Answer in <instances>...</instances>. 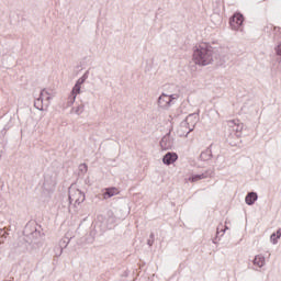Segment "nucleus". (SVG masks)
Wrapping results in <instances>:
<instances>
[{
  "label": "nucleus",
  "mask_w": 281,
  "mask_h": 281,
  "mask_svg": "<svg viewBox=\"0 0 281 281\" xmlns=\"http://www.w3.org/2000/svg\"><path fill=\"white\" fill-rule=\"evenodd\" d=\"M44 186H45V188H48V190H52V188L56 187V179L45 177Z\"/></svg>",
  "instance_id": "nucleus-16"
},
{
  "label": "nucleus",
  "mask_w": 281,
  "mask_h": 281,
  "mask_svg": "<svg viewBox=\"0 0 281 281\" xmlns=\"http://www.w3.org/2000/svg\"><path fill=\"white\" fill-rule=\"evenodd\" d=\"M199 122V114H189L184 121L181 122L180 126L181 128H188L187 135L192 133L194 131V127L196 126Z\"/></svg>",
  "instance_id": "nucleus-5"
},
{
  "label": "nucleus",
  "mask_w": 281,
  "mask_h": 281,
  "mask_svg": "<svg viewBox=\"0 0 281 281\" xmlns=\"http://www.w3.org/2000/svg\"><path fill=\"white\" fill-rule=\"evenodd\" d=\"M278 236L276 235V233H273L271 236H270V240L273 245H278Z\"/></svg>",
  "instance_id": "nucleus-20"
},
{
  "label": "nucleus",
  "mask_w": 281,
  "mask_h": 281,
  "mask_svg": "<svg viewBox=\"0 0 281 281\" xmlns=\"http://www.w3.org/2000/svg\"><path fill=\"white\" fill-rule=\"evenodd\" d=\"M177 159H179V156L177 155V153L169 151L164 156L162 162L165 164V166H171V164H175Z\"/></svg>",
  "instance_id": "nucleus-11"
},
{
  "label": "nucleus",
  "mask_w": 281,
  "mask_h": 281,
  "mask_svg": "<svg viewBox=\"0 0 281 281\" xmlns=\"http://www.w3.org/2000/svg\"><path fill=\"white\" fill-rule=\"evenodd\" d=\"M68 199L70 203L68 212L70 214H78V205H80V203H85V192H82L80 189H77L76 187H70Z\"/></svg>",
  "instance_id": "nucleus-3"
},
{
  "label": "nucleus",
  "mask_w": 281,
  "mask_h": 281,
  "mask_svg": "<svg viewBox=\"0 0 281 281\" xmlns=\"http://www.w3.org/2000/svg\"><path fill=\"white\" fill-rule=\"evenodd\" d=\"M172 87H179V86L173 83L166 86V91H167L166 95H170V93H175V89H172Z\"/></svg>",
  "instance_id": "nucleus-19"
},
{
  "label": "nucleus",
  "mask_w": 281,
  "mask_h": 281,
  "mask_svg": "<svg viewBox=\"0 0 281 281\" xmlns=\"http://www.w3.org/2000/svg\"><path fill=\"white\" fill-rule=\"evenodd\" d=\"M149 239L155 240V233H151V234L149 235Z\"/></svg>",
  "instance_id": "nucleus-27"
},
{
  "label": "nucleus",
  "mask_w": 281,
  "mask_h": 281,
  "mask_svg": "<svg viewBox=\"0 0 281 281\" xmlns=\"http://www.w3.org/2000/svg\"><path fill=\"white\" fill-rule=\"evenodd\" d=\"M214 60V50L212 46H209L207 43H201L196 45L193 49V63L200 67H206V65H212Z\"/></svg>",
  "instance_id": "nucleus-1"
},
{
  "label": "nucleus",
  "mask_w": 281,
  "mask_h": 281,
  "mask_svg": "<svg viewBox=\"0 0 281 281\" xmlns=\"http://www.w3.org/2000/svg\"><path fill=\"white\" fill-rule=\"evenodd\" d=\"M69 245V239H61L60 247H67Z\"/></svg>",
  "instance_id": "nucleus-22"
},
{
  "label": "nucleus",
  "mask_w": 281,
  "mask_h": 281,
  "mask_svg": "<svg viewBox=\"0 0 281 281\" xmlns=\"http://www.w3.org/2000/svg\"><path fill=\"white\" fill-rule=\"evenodd\" d=\"M171 89H175V93L166 94L161 93L158 98L157 104L159 109L168 111L170 106L175 105L176 102L181 98V88L172 86Z\"/></svg>",
  "instance_id": "nucleus-2"
},
{
  "label": "nucleus",
  "mask_w": 281,
  "mask_h": 281,
  "mask_svg": "<svg viewBox=\"0 0 281 281\" xmlns=\"http://www.w3.org/2000/svg\"><path fill=\"white\" fill-rule=\"evenodd\" d=\"M245 201L247 205H254L256 201H258V193L256 192L248 193L245 198Z\"/></svg>",
  "instance_id": "nucleus-14"
},
{
  "label": "nucleus",
  "mask_w": 281,
  "mask_h": 281,
  "mask_svg": "<svg viewBox=\"0 0 281 281\" xmlns=\"http://www.w3.org/2000/svg\"><path fill=\"white\" fill-rule=\"evenodd\" d=\"M221 232H225L221 226L217 227V234H221Z\"/></svg>",
  "instance_id": "nucleus-26"
},
{
  "label": "nucleus",
  "mask_w": 281,
  "mask_h": 281,
  "mask_svg": "<svg viewBox=\"0 0 281 281\" xmlns=\"http://www.w3.org/2000/svg\"><path fill=\"white\" fill-rule=\"evenodd\" d=\"M0 234H2V236H5V232H3V229H0Z\"/></svg>",
  "instance_id": "nucleus-28"
},
{
  "label": "nucleus",
  "mask_w": 281,
  "mask_h": 281,
  "mask_svg": "<svg viewBox=\"0 0 281 281\" xmlns=\"http://www.w3.org/2000/svg\"><path fill=\"white\" fill-rule=\"evenodd\" d=\"M81 89H82V86H78L77 83H75V86L70 92V95L68 97V106H71V104H74V102H76V98H78V95H80Z\"/></svg>",
  "instance_id": "nucleus-8"
},
{
  "label": "nucleus",
  "mask_w": 281,
  "mask_h": 281,
  "mask_svg": "<svg viewBox=\"0 0 281 281\" xmlns=\"http://www.w3.org/2000/svg\"><path fill=\"white\" fill-rule=\"evenodd\" d=\"M201 161H210L212 159V149L206 148L204 151L201 153L200 155Z\"/></svg>",
  "instance_id": "nucleus-15"
},
{
  "label": "nucleus",
  "mask_w": 281,
  "mask_h": 281,
  "mask_svg": "<svg viewBox=\"0 0 281 281\" xmlns=\"http://www.w3.org/2000/svg\"><path fill=\"white\" fill-rule=\"evenodd\" d=\"M214 175V170H206L203 173L200 175H193L189 178V181L191 183H196V181H201L203 179H207L209 177H212Z\"/></svg>",
  "instance_id": "nucleus-9"
},
{
  "label": "nucleus",
  "mask_w": 281,
  "mask_h": 281,
  "mask_svg": "<svg viewBox=\"0 0 281 281\" xmlns=\"http://www.w3.org/2000/svg\"><path fill=\"white\" fill-rule=\"evenodd\" d=\"M49 100H52L49 92L42 90L40 97L34 102L35 109L38 111H45V109L49 108Z\"/></svg>",
  "instance_id": "nucleus-4"
},
{
  "label": "nucleus",
  "mask_w": 281,
  "mask_h": 281,
  "mask_svg": "<svg viewBox=\"0 0 281 281\" xmlns=\"http://www.w3.org/2000/svg\"><path fill=\"white\" fill-rule=\"evenodd\" d=\"M79 168H80L81 172H87V170H88L87 164L80 165Z\"/></svg>",
  "instance_id": "nucleus-23"
},
{
  "label": "nucleus",
  "mask_w": 281,
  "mask_h": 281,
  "mask_svg": "<svg viewBox=\"0 0 281 281\" xmlns=\"http://www.w3.org/2000/svg\"><path fill=\"white\" fill-rule=\"evenodd\" d=\"M274 52H276L277 56H281V43L278 44V46H276Z\"/></svg>",
  "instance_id": "nucleus-21"
},
{
  "label": "nucleus",
  "mask_w": 281,
  "mask_h": 281,
  "mask_svg": "<svg viewBox=\"0 0 281 281\" xmlns=\"http://www.w3.org/2000/svg\"><path fill=\"white\" fill-rule=\"evenodd\" d=\"M228 131L231 135H234L235 137H241L243 136V128L244 125L238 120H231L227 122Z\"/></svg>",
  "instance_id": "nucleus-6"
},
{
  "label": "nucleus",
  "mask_w": 281,
  "mask_h": 281,
  "mask_svg": "<svg viewBox=\"0 0 281 281\" xmlns=\"http://www.w3.org/2000/svg\"><path fill=\"white\" fill-rule=\"evenodd\" d=\"M244 21H245V18L243 16V14L235 13L229 21L232 30H235V31L240 30Z\"/></svg>",
  "instance_id": "nucleus-7"
},
{
  "label": "nucleus",
  "mask_w": 281,
  "mask_h": 281,
  "mask_svg": "<svg viewBox=\"0 0 281 281\" xmlns=\"http://www.w3.org/2000/svg\"><path fill=\"white\" fill-rule=\"evenodd\" d=\"M154 244H155V240H154V239H148V240H147V245H148L149 247H153Z\"/></svg>",
  "instance_id": "nucleus-24"
},
{
  "label": "nucleus",
  "mask_w": 281,
  "mask_h": 281,
  "mask_svg": "<svg viewBox=\"0 0 281 281\" xmlns=\"http://www.w3.org/2000/svg\"><path fill=\"white\" fill-rule=\"evenodd\" d=\"M175 145V142L172 140V137L170 135H166L160 140V147L162 150H170L172 146Z\"/></svg>",
  "instance_id": "nucleus-10"
},
{
  "label": "nucleus",
  "mask_w": 281,
  "mask_h": 281,
  "mask_svg": "<svg viewBox=\"0 0 281 281\" xmlns=\"http://www.w3.org/2000/svg\"><path fill=\"white\" fill-rule=\"evenodd\" d=\"M252 263L255 265V267H259V269H262L267 261L262 255H256Z\"/></svg>",
  "instance_id": "nucleus-13"
},
{
  "label": "nucleus",
  "mask_w": 281,
  "mask_h": 281,
  "mask_svg": "<svg viewBox=\"0 0 281 281\" xmlns=\"http://www.w3.org/2000/svg\"><path fill=\"white\" fill-rule=\"evenodd\" d=\"M72 113H75L76 115H82V113H85V105L80 104L72 108Z\"/></svg>",
  "instance_id": "nucleus-18"
},
{
  "label": "nucleus",
  "mask_w": 281,
  "mask_h": 281,
  "mask_svg": "<svg viewBox=\"0 0 281 281\" xmlns=\"http://www.w3.org/2000/svg\"><path fill=\"white\" fill-rule=\"evenodd\" d=\"M120 194V191L117 188H108L105 189V192L103 193V199H111L112 196H117Z\"/></svg>",
  "instance_id": "nucleus-12"
},
{
  "label": "nucleus",
  "mask_w": 281,
  "mask_h": 281,
  "mask_svg": "<svg viewBox=\"0 0 281 281\" xmlns=\"http://www.w3.org/2000/svg\"><path fill=\"white\" fill-rule=\"evenodd\" d=\"M277 238H281V228H279L278 231H277Z\"/></svg>",
  "instance_id": "nucleus-25"
},
{
  "label": "nucleus",
  "mask_w": 281,
  "mask_h": 281,
  "mask_svg": "<svg viewBox=\"0 0 281 281\" xmlns=\"http://www.w3.org/2000/svg\"><path fill=\"white\" fill-rule=\"evenodd\" d=\"M60 254H63V248H61V250H60Z\"/></svg>",
  "instance_id": "nucleus-29"
},
{
  "label": "nucleus",
  "mask_w": 281,
  "mask_h": 281,
  "mask_svg": "<svg viewBox=\"0 0 281 281\" xmlns=\"http://www.w3.org/2000/svg\"><path fill=\"white\" fill-rule=\"evenodd\" d=\"M89 78V71L85 72L82 77H80L75 85H78L79 87H82L85 82H87V79Z\"/></svg>",
  "instance_id": "nucleus-17"
}]
</instances>
